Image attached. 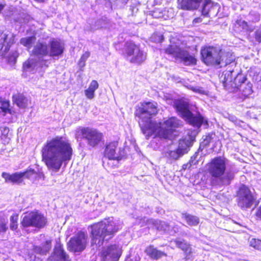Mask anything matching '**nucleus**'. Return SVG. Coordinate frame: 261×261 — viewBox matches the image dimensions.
<instances>
[{
	"label": "nucleus",
	"instance_id": "obj_1",
	"mask_svg": "<svg viewBox=\"0 0 261 261\" xmlns=\"http://www.w3.org/2000/svg\"><path fill=\"white\" fill-rule=\"evenodd\" d=\"M72 149L68 140L57 136L48 141L42 149L43 161L47 168L57 171L63 163L71 159Z\"/></svg>",
	"mask_w": 261,
	"mask_h": 261
},
{
	"label": "nucleus",
	"instance_id": "obj_2",
	"mask_svg": "<svg viewBox=\"0 0 261 261\" xmlns=\"http://www.w3.org/2000/svg\"><path fill=\"white\" fill-rule=\"evenodd\" d=\"M123 223L119 219L109 217L91 226V245L98 247L105 241L113 236L122 227Z\"/></svg>",
	"mask_w": 261,
	"mask_h": 261
},
{
	"label": "nucleus",
	"instance_id": "obj_3",
	"mask_svg": "<svg viewBox=\"0 0 261 261\" xmlns=\"http://www.w3.org/2000/svg\"><path fill=\"white\" fill-rule=\"evenodd\" d=\"M48 37L40 39L32 50L33 55L24 62L23 65L25 72H33L39 68L43 69L48 66V61L45 58L49 55Z\"/></svg>",
	"mask_w": 261,
	"mask_h": 261
},
{
	"label": "nucleus",
	"instance_id": "obj_4",
	"mask_svg": "<svg viewBox=\"0 0 261 261\" xmlns=\"http://www.w3.org/2000/svg\"><path fill=\"white\" fill-rule=\"evenodd\" d=\"M227 160L221 156L216 157L207 165V171L211 176L213 186H227L233 179L234 172L226 170Z\"/></svg>",
	"mask_w": 261,
	"mask_h": 261
},
{
	"label": "nucleus",
	"instance_id": "obj_5",
	"mask_svg": "<svg viewBox=\"0 0 261 261\" xmlns=\"http://www.w3.org/2000/svg\"><path fill=\"white\" fill-rule=\"evenodd\" d=\"M183 125L182 121L175 117H171L163 122H156L153 127L149 129L147 139L152 136L161 138L172 140L177 135L176 129Z\"/></svg>",
	"mask_w": 261,
	"mask_h": 261
},
{
	"label": "nucleus",
	"instance_id": "obj_6",
	"mask_svg": "<svg viewBox=\"0 0 261 261\" xmlns=\"http://www.w3.org/2000/svg\"><path fill=\"white\" fill-rule=\"evenodd\" d=\"M157 112V103L155 102H143L136 111V115L140 118L139 125L146 137L148 135L149 129L156 123L151 120V117Z\"/></svg>",
	"mask_w": 261,
	"mask_h": 261
},
{
	"label": "nucleus",
	"instance_id": "obj_7",
	"mask_svg": "<svg viewBox=\"0 0 261 261\" xmlns=\"http://www.w3.org/2000/svg\"><path fill=\"white\" fill-rule=\"evenodd\" d=\"M188 47L182 41L175 38L170 39V44L165 49V53L176 60L182 62L186 65L195 64L196 60L189 54Z\"/></svg>",
	"mask_w": 261,
	"mask_h": 261
},
{
	"label": "nucleus",
	"instance_id": "obj_8",
	"mask_svg": "<svg viewBox=\"0 0 261 261\" xmlns=\"http://www.w3.org/2000/svg\"><path fill=\"white\" fill-rule=\"evenodd\" d=\"M178 115L190 124L200 127L202 124L207 125V120L200 114H193L189 110L188 102L183 100H176L174 101Z\"/></svg>",
	"mask_w": 261,
	"mask_h": 261
},
{
	"label": "nucleus",
	"instance_id": "obj_9",
	"mask_svg": "<svg viewBox=\"0 0 261 261\" xmlns=\"http://www.w3.org/2000/svg\"><path fill=\"white\" fill-rule=\"evenodd\" d=\"M102 134L97 130L90 127H79L75 132V138L80 141L85 139L88 145L94 147L101 141Z\"/></svg>",
	"mask_w": 261,
	"mask_h": 261
},
{
	"label": "nucleus",
	"instance_id": "obj_10",
	"mask_svg": "<svg viewBox=\"0 0 261 261\" xmlns=\"http://www.w3.org/2000/svg\"><path fill=\"white\" fill-rule=\"evenodd\" d=\"M201 54L202 61L207 65L218 66L223 60V53L219 47H206L201 49Z\"/></svg>",
	"mask_w": 261,
	"mask_h": 261
},
{
	"label": "nucleus",
	"instance_id": "obj_11",
	"mask_svg": "<svg viewBox=\"0 0 261 261\" xmlns=\"http://www.w3.org/2000/svg\"><path fill=\"white\" fill-rule=\"evenodd\" d=\"M125 51L127 59L133 63L140 64L144 62L146 58V53L132 42L126 43Z\"/></svg>",
	"mask_w": 261,
	"mask_h": 261
},
{
	"label": "nucleus",
	"instance_id": "obj_12",
	"mask_svg": "<svg viewBox=\"0 0 261 261\" xmlns=\"http://www.w3.org/2000/svg\"><path fill=\"white\" fill-rule=\"evenodd\" d=\"M46 223V219L42 215L37 212H32L23 217L21 223L24 227L33 226L40 228L43 227Z\"/></svg>",
	"mask_w": 261,
	"mask_h": 261
},
{
	"label": "nucleus",
	"instance_id": "obj_13",
	"mask_svg": "<svg viewBox=\"0 0 261 261\" xmlns=\"http://www.w3.org/2000/svg\"><path fill=\"white\" fill-rule=\"evenodd\" d=\"M237 197L238 204L242 209L251 207L255 200L250 189L244 185L240 186Z\"/></svg>",
	"mask_w": 261,
	"mask_h": 261
},
{
	"label": "nucleus",
	"instance_id": "obj_14",
	"mask_svg": "<svg viewBox=\"0 0 261 261\" xmlns=\"http://www.w3.org/2000/svg\"><path fill=\"white\" fill-rule=\"evenodd\" d=\"M88 237L87 233L80 231L71 238L68 243V249L74 252L84 250L87 244Z\"/></svg>",
	"mask_w": 261,
	"mask_h": 261
},
{
	"label": "nucleus",
	"instance_id": "obj_15",
	"mask_svg": "<svg viewBox=\"0 0 261 261\" xmlns=\"http://www.w3.org/2000/svg\"><path fill=\"white\" fill-rule=\"evenodd\" d=\"M121 253V247L117 245L104 247L101 252V261H118Z\"/></svg>",
	"mask_w": 261,
	"mask_h": 261
},
{
	"label": "nucleus",
	"instance_id": "obj_16",
	"mask_svg": "<svg viewBox=\"0 0 261 261\" xmlns=\"http://www.w3.org/2000/svg\"><path fill=\"white\" fill-rule=\"evenodd\" d=\"M48 44L49 57H59L63 54L64 50V44L61 41L52 38L48 40Z\"/></svg>",
	"mask_w": 261,
	"mask_h": 261
},
{
	"label": "nucleus",
	"instance_id": "obj_17",
	"mask_svg": "<svg viewBox=\"0 0 261 261\" xmlns=\"http://www.w3.org/2000/svg\"><path fill=\"white\" fill-rule=\"evenodd\" d=\"M195 132H191V134H190L189 132L187 136H185L179 140L177 149L182 155L189 151L190 147L192 145V143L195 140Z\"/></svg>",
	"mask_w": 261,
	"mask_h": 261
},
{
	"label": "nucleus",
	"instance_id": "obj_18",
	"mask_svg": "<svg viewBox=\"0 0 261 261\" xmlns=\"http://www.w3.org/2000/svg\"><path fill=\"white\" fill-rule=\"evenodd\" d=\"M220 6L211 0H205L202 10V15L203 17H210L216 15L219 11Z\"/></svg>",
	"mask_w": 261,
	"mask_h": 261
},
{
	"label": "nucleus",
	"instance_id": "obj_19",
	"mask_svg": "<svg viewBox=\"0 0 261 261\" xmlns=\"http://www.w3.org/2000/svg\"><path fill=\"white\" fill-rule=\"evenodd\" d=\"M117 142H111L107 145L105 150V156L110 160H120L122 159V154L120 151L117 152Z\"/></svg>",
	"mask_w": 261,
	"mask_h": 261
},
{
	"label": "nucleus",
	"instance_id": "obj_20",
	"mask_svg": "<svg viewBox=\"0 0 261 261\" xmlns=\"http://www.w3.org/2000/svg\"><path fill=\"white\" fill-rule=\"evenodd\" d=\"M23 173L25 178L33 182H36L40 180L44 179V174L38 167H36V169L29 167Z\"/></svg>",
	"mask_w": 261,
	"mask_h": 261
},
{
	"label": "nucleus",
	"instance_id": "obj_21",
	"mask_svg": "<svg viewBox=\"0 0 261 261\" xmlns=\"http://www.w3.org/2000/svg\"><path fill=\"white\" fill-rule=\"evenodd\" d=\"M14 42V36L0 31V52L6 53Z\"/></svg>",
	"mask_w": 261,
	"mask_h": 261
},
{
	"label": "nucleus",
	"instance_id": "obj_22",
	"mask_svg": "<svg viewBox=\"0 0 261 261\" xmlns=\"http://www.w3.org/2000/svg\"><path fill=\"white\" fill-rule=\"evenodd\" d=\"M233 70L229 69L224 71L221 75H219V79L220 82L223 84L224 87L230 85L232 86V83H233L236 79L238 77V74H235L234 75L232 74Z\"/></svg>",
	"mask_w": 261,
	"mask_h": 261
},
{
	"label": "nucleus",
	"instance_id": "obj_23",
	"mask_svg": "<svg viewBox=\"0 0 261 261\" xmlns=\"http://www.w3.org/2000/svg\"><path fill=\"white\" fill-rule=\"evenodd\" d=\"M2 176L5 179L7 182H11L14 184H19L22 181L24 174L23 172H16L12 174L3 172Z\"/></svg>",
	"mask_w": 261,
	"mask_h": 261
},
{
	"label": "nucleus",
	"instance_id": "obj_24",
	"mask_svg": "<svg viewBox=\"0 0 261 261\" xmlns=\"http://www.w3.org/2000/svg\"><path fill=\"white\" fill-rule=\"evenodd\" d=\"M145 251L147 255L153 259L157 260L163 256H166L167 255L164 252L157 249V248H155L153 245H150L147 247Z\"/></svg>",
	"mask_w": 261,
	"mask_h": 261
},
{
	"label": "nucleus",
	"instance_id": "obj_25",
	"mask_svg": "<svg viewBox=\"0 0 261 261\" xmlns=\"http://www.w3.org/2000/svg\"><path fill=\"white\" fill-rule=\"evenodd\" d=\"M201 1V0H178L180 7L185 10L196 9Z\"/></svg>",
	"mask_w": 261,
	"mask_h": 261
},
{
	"label": "nucleus",
	"instance_id": "obj_26",
	"mask_svg": "<svg viewBox=\"0 0 261 261\" xmlns=\"http://www.w3.org/2000/svg\"><path fill=\"white\" fill-rule=\"evenodd\" d=\"M148 223H152L156 227L157 229L160 230H163L164 231H167L170 232V228L171 225L168 224L164 221L153 220H148Z\"/></svg>",
	"mask_w": 261,
	"mask_h": 261
},
{
	"label": "nucleus",
	"instance_id": "obj_27",
	"mask_svg": "<svg viewBox=\"0 0 261 261\" xmlns=\"http://www.w3.org/2000/svg\"><path fill=\"white\" fill-rule=\"evenodd\" d=\"M98 88V84L96 81L93 80L91 82L88 88L85 91L86 96L88 99H92L94 97V92Z\"/></svg>",
	"mask_w": 261,
	"mask_h": 261
},
{
	"label": "nucleus",
	"instance_id": "obj_28",
	"mask_svg": "<svg viewBox=\"0 0 261 261\" xmlns=\"http://www.w3.org/2000/svg\"><path fill=\"white\" fill-rule=\"evenodd\" d=\"M13 98L14 101L19 108H24L28 105L29 99L21 94L16 95Z\"/></svg>",
	"mask_w": 261,
	"mask_h": 261
},
{
	"label": "nucleus",
	"instance_id": "obj_29",
	"mask_svg": "<svg viewBox=\"0 0 261 261\" xmlns=\"http://www.w3.org/2000/svg\"><path fill=\"white\" fill-rule=\"evenodd\" d=\"M182 218L191 226H196L199 222V218L197 217L190 214H184Z\"/></svg>",
	"mask_w": 261,
	"mask_h": 261
},
{
	"label": "nucleus",
	"instance_id": "obj_30",
	"mask_svg": "<svg viewBox=\"0 0 261 261\" xmlns=\"http://www.w3.org/2000/svg\"><path fill=\"white\" fill-rule=\"evenodd\" d=\"M50 248L51 241L50 240H47L42 248L40 246H35L34 247V250L38 254H44L48 251Z\"/></svg>",
	"mask_w": 261,
	"mask_h": 261
},
{
	"label": "nucleus",
	"instance_id": "obj_31",
	"mask_svg": "<svg viewBox=\"0 0 261 261\" xmlns=\"http://www.w3.org/2000/svg\"><path fill=\"white\" fill-rule=\"evenodd\" d=\"M35 41V36H32L30 37L22 38L20 40V43L21 44L26 47L28 49H30L32 47L33 44L34 43Z\"/></svg>",
	"mask_w": 261,
	"mask_h": 261
},
{
	"label": "nucleus",
	"instance_id": "obj_32",
	"mask_svg": "<svg viewBox=\"0 0 261 261\" xmlns=\"http://www.w3.org/2000/svg\"><path fill=\"white\" fill-rule=\"evenodd\" d=\"M240 87L242 94L245 97H248L253 92L252 84L251 83H248L247 84H243L241 85Z\"/></svg>",
	"mask_w": 261,
	"mask_h": 261
},
{
	"label": "nucleus",
	"instance_id": "obj_33",
	"mask_svg": "<svg viewBox=\"0 0 261 261\" xmlns=\"http://www.w3.org/2000/svg\"><path fill=\"white\" fill-rule=\"evenodd\" d=\"M9 133V129L8 127L5 126L0 127V136L5 143H8L10 139Z\"/></svg>",
	"mask_w": 261,
	"mask_h": 261
},
{
	"label": "nucleus",
	"instance_id": "obj_34",
	"mask_svg": "<svg viewBox=\"0 0 261 261\" xmlns=\"http://www.w3.org/2000/svg\"><path fill=\"white\" fill-rule=\"evenodd\" d=\"M182 155L178 149L176 150L167 151L166 153V156L171 160H177Z\"/></svg>",
	"mask_w": 261,
	"mask_h": 261
},
{
	"label": "nucleus",
	"instance_id": "obj_35",
	"mask_svg": "<svg viewBox=\"0 0 261 261\" xmlns=\"http://www.w3.org/2000/svg\"><path fill=\"white\" fill-rule=\"evenodd\" d=\"M55 254L58 256L62 261H66L67 260L68 256L61 248H56Z\"/></svg>",
	"mask_w": 261,
	"mask_h": 261
},
{
	"label": "nucleus",
	"instance_id": "obj_36",
	"mask_svg": "<svg viewBox=\"0 0 261 261\" xmlns=\"http://www.w3.org/2000/svg\"><path fill=\"white\" fill-rule=\"evenodd\" d=\"M163 19L165 20L173 17L174 12L173 8L163 9Z\"/></svg>",
	"mask_w": 261,
	"mask_h": 261
},
{
	"label": "nucleus",
	"instance_id": "obj_37",
	"mask_svg": "<svg viewBox=\"0 0 261 261\" xmlns=\"http://www.w3.org/2000/svg\"><path fill=\"white\" fill-rule=\"evenodd\" d=\"M174 242L176 245L179 248H180L183 251H185L190 246L188 243L185 240H175Z\"/></svg>",
	"mask_w": 261,
	"mask_h": 261
},
{
	"label": "nucleus",
	"instance_id": "obj_38",
	"mask_svg": "<svg viewBox=\"0 0 261 261\" xmlns=\"http://www.w3.org/2000/svg\"><path fill=\"white\" fill-rule=\"evenodd\" d=\"M151 15L153 17L155 18H163V9L155 8L151 12Z\"/></svg>",
	"mask_w": 261,
	"mask_h": 261
},
{
	"label": "nucleus",
	"instance_id": "obj_39",
	"mask_svg": "<svg viewBox=\"0 0 261 261\" xmlns=\"http://www.w3.org/2000/svg\"><path fill=\"white\" fill-rule=\"evenodd\" d=\"M250 245L253 248L261 250V240L256 239H252L250 241Z\"/></svg>",
	"mask_w": 261,
	"mask_h": 261
},
{
	"label": "nucleus",
	"instance_id": "obj_40",
	"mask_svg": "<svg viewBox=\"0 0 261 261\" xmlns=\"http://www.w3.org/2000/svg\"><path fill=\"white\" fill-rule=\"evenodd\" d=\"M90 53L89 51H86L81 57L79 62V65L81 67H84L85 65V62L87 60V59L90 56Z\"/></svg>",
	"mask_w": 261,
	"mask_h": 261
},
{
	"label": "nucleus",
	"instance_id": "obj_41",
	"mask_svg": "<svg viewBox=\"0 0 261 261\" xmlns=\"http://www.w3.org/2000/svg\"><path fill=\"white\" fill-rule=\"evenodd\" d=\"M249 17L250 20L253 22L258 21L260 19L259 14L255 11H252L250 12Z\"/></svg>",
	"mask_w": 261,
	"mask_h": 261
},
{
	"label": "nucleus",
	"instance_id": "obj_42",
	"mask_svg": "<svg viewBox=\"0 0 261 261\" xmlns=\"http://www.w3.org/2000/svg\"><path fill=\"white\" fill-rule=\"evenodd\" d=\"M9 106H10V104H9V102L8 101H7V100L1 101V109H2L3 112L4 113V114L10 111Z\"/></svg>",
	"mask_w": 261,
	"mask_h": 261
},
{
	"label": "nucleus",
	"instance_id": "obj_43",
	"mask_svg": "<svg viewBox=\"0 0 261 261\" xmlns=\"http://www.w3.org/2000/svg\"><path fill=\"white\" fill-rule=\"evenodd\" d=\"M17 217L15 216H12L11 217V225L10 228L12 230H14L17 228Z\"/></svg>",
	"mask_w": 261,
	"mask_h": 261
},
{
	"label": "nucleus",
	"instance_id": "obj_44",
	"mask_svg": "<svg viewBox=\"0 0 261 261\" xmlns=\"http://www.w3.org/2000/svg\"><path fill=\"white\" fill-rule=\"evenodd\" d=\"M188 88L192 90L193 92L199 94H204L205 92V91L202 88H200L199 87H193L192 86H189V87H188Z\"/></svg>",
	"mask_w": 261,
	"mask_h": 261
},
{
	"label": "nucleus",
	"instance_id": "obj_45",
	"mask_svg": "<svg viewBox=\"0 0 261 261\" xmlns=\"http://www.w3.org/2000/svg\"><path fill=\"white\" fill-rule=\"evenodd\" d=\"M186 255V259H189L191 257V254L193 253V249L191 246L189 247L185 251H184Z\"/></svg>",
	"mask_w": 261,
	"mask_h": 261
},
{
	"label": "nucleus",
	"instance_id": "obj_46",
	"mask_svg": "<svg viewBox=\"0 0 261 261\" xmlns=\"http://www.w3.org/2000/svg\"><path fill=\"white\" fill-rule=\"evenodd\" d=\"M259 205L257 208V211L256 212V216L261 219V198L258 201Z\"/></svg>",
	"mask_w": 261,
	"mask_h": 261
},
{
	"label": "nucleus",
	"instance_id": "obj_47",
	"mask_svg": "<svg viewBox=\"0 0 261 261\" xmlns=\"http://www.w3.org/2000/svg\"><path fill=\"white\" fill-rule=\"evenodd\" d=\"M255 39L258 42H261V29H259L256 31Z\"/></svg>",
	"mask_w": 261,
	"mask_h": 261
},
{
	"label": "nucleus",
	"instance_id": "obj_48",
	"mask_svg": "<svg viewBox=\"0 0 261 261\" xmlns=\"http://www.w3.org/2000/svg\"><path fill=\"white\" fill-rule=\"evenodd\" d=\"M6 223L2 221L0 222V232H5L7 230Z\"/></svg>",
	"mask_w": 261,
	"mask_h": 261
},
{
	"label": "nucleus",
	"instance_id": "obj_49",
	"mask_svg": "<svg viewBox=\"0 0 261 261\" xmlns=\"http://www.w3.org/2000/svg\"><path fill=\"white\" fill-rule=\"evenodd\" d=\"M202 21V18L201 17H197L195 18L193 21V23L194 24H196L197 23H198L199 22H201Z\"/></svg>",
	"mask_w": 261,
	"mask_h": 261
},
{
	"label": "nucleus",
	"instance_id": "obj_50",
	"mask_svg": "<svg viewBox=\"0 0 261 261\" xmlns=\"http://www.w3.org/2000/svg\"><path fill=\"white\" fill-rule=\"evenodd\" d=\"M126 261H139V259L137 257H135L133 258H127Z\"/></svg>",
	"mask_w": 261,
	"mask_h": 261
},
{
	"label": "nucleus",
	"instance_id": "obj_51",
	"mask_svg": "<svg viewBox=\"0 0 261 261\" xmlns=\"http://www.w3.org/2000/svg\"><path fill=\"white\" fill-rule=\"evenodd\" d=\"M5 7L4 5L0 4V12L2 11V10L4 9Z\"/></svg>",
	"mask_w": 261,
	"mask_h": 261
},
{
	"label": "nucleus",
	"instance_id": "obj_52",
	"mask_svg": "<svg viewBox=\"0 0 261 261\" xmlns=\"http://www.w3.org/2000/svg\"><path fill=\"white\" fill-rule=\"evenodd\" d=\"M243 22V28H245V27H247V22H246L245 21H243V22Z\"/></svg>",
	"mask_w": 261,
	"mask_h": 261
},
{
	"label": "nucleus",
	"instance_id": "obj_53",
	"mask_svg": "<svg viewBox=\"0 0 261 261\" xmlns=\"http://www.w3.org/2000/svg\"><path fill=\"white\" fill-rule=\"evenodd\" d=\"M35 1H36V2L41 3V2H44L45 0H35Z\"/></svg>",
	"mask_w": 261,
	"mask_h": 261
},
{
	"label": "nucleus",
	"instance_id": "obj_54",
	"mask_svg": "<svg viewBox=\"0 0 261 261\" xmlns=\"http://www.w3.org/2000/svg\"><path fill=\"white\" fill-rule=\"evenodd\" d=\"M188 166V164L184 165H183V168L185 169L187 168V166Z\"/></svg>",
	"mask_w": 261,
	"mask_h": 261
},
{
	"label": "nucleus",
	"instance_id": "obj_55",
	"mask_svg": "<svg viewBox=\"0 0 261 261\" xmlns=\"http://www.w3.org/2000/svg\"><path fill=\"white\" fill-rule=\"evenodd\" d=\"M230 63V62H228V61H226V62H225V64H226V65H227V64H228V63Z\"/></svg>",
	"mask_w": 261,
	"mask_h": 261
},
{
	"label": "nucleus",
	"instance_id": "obj_56",
	"mask_svg": "<svg viewBox=\"0 0 261 261\" xmlns=\"http://www.w3.org/2000/svg\"><path fill=\"white\" fill-rule=\"evenodd\" d=\"M189 164H190V166H191V165H192L191 161H190Z\"/></svg>",
	"mask_w": 261,
	"mask_h": 261
},
{
	"label": "nucleus",
	"instance_id": "obj_57",
	"mask_svg": "<svg viewBox=\"0 0 261 261\" xmlns=\"http://www.w3.org/2000/svg\"><path fill=\"white\" fill-rule=\"evenodd\" d=\"M177 231V230H176V229H174V232H176Z\"/></svg>",
	"mask_w": 261,
	"mask_h": 261
}]
</instances>
